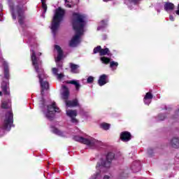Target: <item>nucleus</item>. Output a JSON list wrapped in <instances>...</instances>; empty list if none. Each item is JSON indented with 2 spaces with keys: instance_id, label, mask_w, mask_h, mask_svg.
<instances>
[{
  "instance_id": "nucleus-37",
  "label": "nucleus",
  "mask_w": 179,
  "mask_h": 179,
  "mask_svg": "<svg viewBox=\"0 0 179 179\" xmlns=\"http://www.w3.org/2000/svg\"><path fill=\"white\" fill-rule=\"evenodd\" d=\"M169 20H171V22H174L175 20L174 16L173 15H170Z\"/></svg>"
},
{
  "instance_id": "nucleus-21",
  "label": "nucleus",
  "mask_w": 179,
  "mask_h": 179,
  "mask_svg": "<svg viewBox=\"0 0 179 179\" xmlns=\"http://www.w3.org/2000/svg\"><path fill=\"white\" fill-rule=\"evenodd\" d=\"M52 132H53V134H56V135H59V136H65V133L55 127H52Z\"/></svg>"
},
{
  "instance_id": "nucleus-41",
  "label": "nucleus",
  "mask_w": 179,
  "mask_h": 179,
  "mask_svg": "<svg viewBox=\"0 0 179 179\" xmlns=\"http://www.w3.org/2000/svg\"><path fill=\"white\" fill-rule=\"evenodd\" d=\"M108 1H110V0H103V2H108Z\"/></svg>"
},
{
  "instance_id": "nucleus-35",
  "label": "nucleus",
  "mask_w": 179,
  "mask_h": 179,
  "mask_svg": "<svg viewBox=\"0 0 179 179\" xmlns=\"http://www.w3.org/2000/svg\"><path fill=\"white\" fill-rule=\"evenodd\" d=\"M166 118V116L164 115H159L158 119L159 121H163Z\"/></svg>"
},
{
  "instance_id": "nucleus-40",
  "label": "nucleus",
  "mask_w": 179,
  "mask_h": 179,
  "mask_svg": "<svg viewBox=\"0 0 179 179\" xmlns=\"http://www.w3.org/2000/svg\"><path fill=\"white\" fill-rule=\"evenodd\" d=\"M148 152L149 155H150L152 153V150H148Z\"/></svg>"
},
{
  "instance_id": "nucleus-9",
  "label": "nucleus",
  "mask_w": 179,
  "mask_h": 179,
  "mask_svg": "<svg viewBox=\"0 0 179 179\" xmlns=\"http://www.w3.org/2000/svg\"><path fill=\"white\" fill-rule=\"evenodd\" d=\"M12 124H13V113L9 111L6 115V119L3 123L4 129H7L8 127H12Z\"/></svg>"
},
{
  "instance_id": "nucleus-12",
  "label": "nucleus",
  "mask_w": 179,
  "mask_h": 179,
  "mask_svg": "<svg viewBox=\"0 0 179 179\" xmlns=\"http://www.w3.org/2000/svg\"><path fill=\"white\" fill-rule=\"evenodd\" d=\"M106 83H108V76L106 74L100 76L98 80V85H99V86H104Z\"/></svg>"
},
{
  "instance_id": "nucleus-10",
  "label": "nucleus",
  "mask_w": 179,
  "mask_h": 179,
  "mask_svg": "<svg viewBox=\"0 0 179 179\" xmlns=\"http://www.w3.org/2000/svg\"><path fill=\"white\" fill-rule=\"evenodd\" d=\"M169 146L173 148V149H179V137H172L169 142Z\"/></svg>"
},
{
  "instance_id": "nucleus-24",
  "label": "nucleus",
  "mask_w": 179,
  "mask_h": 179,
  "mask_svg": "<svg viewBox=\"0 0 179 179\" xmlns=\"http://www.w3.org/2000/svg\"><path fill=\"white\" fill-rule=\"evenodd\" d=\"M42 3V8L43 9V12L42 13L43 17H45V13L47 12V4H45V0H41Z\"/></svg>"
},
{
  "instance_id": "nucleus-2",
  "label": "nucleus",
  "mask_w": 179,
  "mask_h": 179,
  "mask_svg": "<svg viewBox=\"0 0 179 179\" xmlns=\"http://www.w3.org/2000/svg\"><path fill=\"white\" fill-rule=\"evenodd\" d=\"M34 48L32 47L31 49L32 65L34 67L36 73H38V78L41 87V94H44V90H48L49 85L48 82L44 81V79H45L47 76L44 74V70H43V68L41 67V60L37 57Z\"/></svg>"
},
{
  "instance_id": "nucleus-28",
  "label": "nucleus",
  "mask_w": 179,
  "mask_h": 179,
  "mask_svg": "<svg viewBox=\"0 0 179 179\" xmlns=\"http://www.w3.org/2000/svg\"><path fill=\"white\" fill-rule=\"evenodd\" d=\"M106 26H107V22L102 21L101 22V25L98 27L97 30H103Z\"/></svg>"
},
{
  "instance_id": "nucleus-29",
  "label": "nucleus",
  "mask_w": 179,
  "mask_h": 179,
  "mask_svg": "<svg viewBox=\"0 0 179 179\" xmlns=\"http://www.w3.org/2000/svg\"><path fill=\"white\" fill-rule=\"evenodd\" d=\"M65 1V6L66 8H71L72 6V0H64Z\"/></svg>"
},
{
  "instance_id": "nucleus-18",
  "label": "nucleus",
  "mask_w": 179,
  "mask_h": 179,
  "mask_svg": "<svg viewBox=\"0 0 179 179\" xmlns=\"http://www.w3.org/2000/svg\"><path fill=\"white\" fill-rule=\"evenodd\" d=\"M66 83H69L70 85H74L76 87V90L77 92H79V90L80 89V83H79V80H73L67 81Z\"/></svg>"
},
{
  "instance_id": "nucleus-26",
  "label": "nucleus",
  "mask_w": 179,
  "mask_h": 179,
  "mask_svg": "<svg viewBox=\"0 0 179 179\" xmlns=\"http://www.w3.org/2000/svg\"><path fill=\"white\" fill-rule=\"evenodd\" d=\"M102 64H105L106 65H107L108 64H110V62H111V59L110 58H108V57H101L100 58Z\"/></svg>"
},
{
  "instance_id": "nucleus-5",
  "label": "nucleus",
  "mask_w": 179,
  "mask_h": 179,
  "mask_svg": "<svg viewBox=\"0 0 179 179\" xmlns=\"http://www.w3.org/2000/svg\"><path fill=\"white\" fill-rule=\"evenodd\" d=\"M64 16H65V10L60 7L55 10L50 27L53 34H55L58 31L59 26H61V22L64 20Z\"/></svg>"
},
{
  "instance_id": "nucleus-31",
  "label": "nucleus",
  "mask_w": 179,
  "mask_h": 179,
  "mask_svg": "<svg viewBox=\"0 0 179 179\" xmlns=\"http://www.w3.org/2000/svg\"><path fill=\"white\" fill-rule=\"evenodd\" d=\"M145 99H148L150 100H152L153 99V95L150 92L146 93L145 96H144Z\"/></svg>"
},
{
  "instance_id": "nucleus-30",
  "label": "nucleus",
  "mask_w": 179,
  "mask_h": 179,
  "mask_svg": "<svg viewBox=\"0 0 179 179\" xmlns=\"http://www.w3.org/2000/svg\"><path fill=\"white\" fill-rule=\"evenodd\" d=\"M99 177H101L100 176V172H97L96 173L92 175L89 179H97L99 178Z\"/></svg>"
},
{
  "instance_id": "nucleus-3",
  "label": "nucleus",
  "mask_w": 179,
  "mask_h": 179,
  "mask_svg": "<svg viewBox=\"0 0 179 179\" xmlns=\"http://www.w3.org/2000/svg\"><path fill=\"white\" fill-rule=\"evenodd\" d=\"M73 139L74 141H76V142H80V143H83L84 145H87L90 149H99L103 145L101 141L97 140L90 136H85V137L76 136L73 137Z\"/></svg>"
},
{
  "instance_id": "nucleus-22",
  "label": "nucleus",
  "mask_w": 179,
  "mask_h": 179,
  "mask_svg": "<svg viewBox=\"0 0 179 179\" xmlns=\"http://www.w3.org/2000/svg\"><path fill=\"white\" fill-rule=\"evenodd\" d=\"M109 64V66L112 71H116L117 68H118V62H117L110 61Z\"/></svg>"
},
{
  "instance_id": "nucleus-17",
  "label": "nucleus",
  "mask_w": 179,
  "mask_h": 179,
  "mask_svg": "<svg viewBox=\"0 0 179 179\" xmlns=\"http://www.w3.org/2000/svg\"><path fill=\"white\" fill-rule=\"evenodd\" d=\"M58 69L57 68H52V74L57 77V78L58 79V80H61V79H62V78H64V73H58Z\"/></svg>"
},
{
  "instance_id": "nucleus-13",
  "label": "nucleus",
  "mask_w": 179,
  "mask_h": 179,
  "mask_svg": "<svg viewBox=\"0 0 179 179\" xmlns=\"http://www.w3.org/2000/svg\"><path fill=\"white\" fill-rule=\"evenodd\" d=\"M120 139L123 142H129L131 141V133L128 131H123L120 134Z\"/></svg>"
},
{
  "instance_id": "nucleus-20",
  "label": "nucleus",
  "mask_w": 179,
  "mask_h": 179,
  "mask_svg": "<svg viewBox=\"0 0 179 179\" xmlns=\"http://www.w3.org/2000/svg\"><path fill=\"white\" fill-rule=\"evenodd\" d=\"M70 68L72 73H79V65L71 63Z\"/></svg>"
},
{
  "instance_id": "nucleus-23",
  "label": "nucleus",
  "mask_w": 179,
  "mask_h": 179,
  "mask_svg": "<svg viewBox=\"0 0 179 179\" xmlns=\"http://www.w3.org/2000/svg\"><path fill=\"white\" fill-rule=\"evenodd\" d=\"M99 127L101 129H104V131H108V129H110V124L102 122L99 124Z\"/></svg>"
},
{
  "instance_id": "nucleus-19",
  "label": "nucleus",
  "mask_w": 179,
  "mask_h": 179,
  "mask_svg": "<svg viewBox=\"0 0 179 179\" xmlns=\"http://www.w3.org/2000/svg\"><path fill=\"white\" fill-rule=\"evenodd\" d=\"M79 103L78 102L77 99H74L73 101H66V106L67 108L69 107H76L78 106Z\"/></svg>"
},
{
  "instance_id": "nucleus-16",
  "label": "nucleus",
  "mask_w": 179,
  "mask_h": 179,
  "mask_svg": "<svg viewBox=\"0 0 179 179\" xmlns=\"http://www.w3.org/2000/svg\"><path fill=\"white\" fill-rule=\"evenodd\" d=\"M131 169L133 173H138V171H141V162H134L131 166Z\"/></svg>"
},
{
  "instance_id": "nucleus-7",
  "label": "nucleus",
  "mask_w": 179,
  "mask_h": 179,
  "mask_svg": "<svg viewBox=\"0 0 179 179\" xmlns=\"http://www.w3.org/2000/svg\"><path fill=\"white\" fill-rule=\"evenodd\" d=\"M114 152H108L105 158H102L96 164L97 170H108L111 168L113 160H114Z\"/></svg>"
},
{
  "instance_id": "nucleus-33",
  "label": "nucleus",
  "mask_w": 179,
  "mask_h": 179,
  "mask_svg": "<svg viewBox=\"0 0 179 179\" xmlns=\"http://www.w3.org/2000/svg\"><path fill=\"white\" fill-rule=\"evenodd\" d=\"M101 50V46H97L96 48H94V54H97V52H99Z\"/></svg>"
},
{
  "instance_id": "nucleus-8",
  "label": "nucleus",
  "mask_w": 179,
  "mask_h": 179,
  "mask_svg": "<svg viewBox=\"0 0 179 179\" xmlns=\"http://www.w3.org/2000/svg\"><path fill=\"white\" fill-rule=\"evenodd\" d=\"M66 114L67 117H69V118H70V121L73 124H78L79 122L78 119H76V117L78 115V110L66 109Z\"/></svg>"
},
{
  "instance_id": "nucleus-39",
  "label": "nucleus",
  "mask_w": 179,
  "mask_h": 179,
  "mask_svg": "<svg viewBox=\"0 0 179 179\" xmlns=\"http://www.w3.org/2000/svg\"><path fill=\"white\" fill-rule=\"evenodd\" d=\"M103 179H110V176H105L103 177Z\"/></svg>"
},
{
  "instance_id": "nucleus-32",
  "label": "nucleus",
  "mask_w": 179,
  "mask_h": 179,
  "mask_svg": "<svg viewBox=\"0 0 179 179\" xmlns=\"http://www.w3.org/2000/svg\"><path fill=\"white\" fill-rule=\"evenodd\" d=\"M143 101H144L145 104H146L147 106H149L150 104V103H152V99H149L148 98L144 97Z\"/></svg>"
},
{
  "instance_id": "nucleus-25",
  "label": "nucleus",
  "mask_w": 179,
  "mask_h": 179,
  "mask_svg": "<svg viewBox=\"0 0 179 179\" xmlns=\"http://www.w3.org/2000/svg\"><path fill=\"white\" fill-rule=\"evenodd\" d=\"M99 55L101 56L110 55V50L107 48H106L105 49H101Z\"/></svg>"
},
{
  "instance_id": "nucleus-14",
  "label": "nucleus",
  "mask_w": 179,
  "mask_h": 179,
  "mask_svg": "<svg viewBox=\"0 0 179 179\" xmlns=\"http://www.w3.org/2000/svg\"><path fill=\"white\" fill-rule=\"evenodd\" d=\"M62 97L64 100H68L69 97V90L65 85L62 86Z\"/></svg>"
},
{
  "instance_id": "nucleus-11",
  "label": "nucleus",
  "mask_w": 179,
  "mask_h": 179,
  "mask_svg": "<svg viewBox=\"0 0 179 179\" xmlns=\"http://www.w3.org/2000/svg\"><path fill=\"white\" fill-rule=\"evenodd\" d=\"M55 50L57 52L58 54L57 57L55 58V62L58 65V62H59V61L62 59V49H61V47H59V45H55Z\"/></svg>"
},
{
  "instance_id": "nucleus-34",
  "label": "nucleus",
  "mask_w": 179,
  "mask_h": 179,
  "mask_svg": "<svg viewBox=\"0 0 179 179\" xmlns=\"http://www.w3.org/2000/svg\"><path fill=\"white\" fill-rule=\"evenodd\" d=\"M94 80V77L89 76L87 79V83H93Z\"/></svg>"
},
{
  "instance_id": "nucleus-38",
  "label": "nucleus",
  "mask_w": 179,
  "mask_h": 179,
  "mask_svg": "<svg viewBox=\"0 0 179 179\" xmlns=\"http://www.w3.org/2000/svg\"><path fill=\"white\" fill-rule=\"evenodd\" d=\"M175 13H176V15H178L179 16V4H178V10H176L175 11Z\"/></svg>"
},
{
  "instance_id": "nucleus-6",
  "label": "nucleus",
  "mask_w": 179,
  "mask_h": 179,
  "mask_svg": "<svg viewBox=\"0 0 179 179\" xmlns=\"http://www.w3.org/2000/svg\"><path fill=\"white\" fill-rule=\"evenodd\" d=\"M41 108H42L43 114H45V117H47L48 120H52V118H54L55 113H59V108L57 107V103H55V101L48 103V106L45 108L44 101H42L41 102Z\"/></svg>"
},
{
  "instance_id": "nucleus-36",
  "label": "nucleus",
  "mask_w": 179,
  "mask_h": 179,
  "mask_svg": "<svg viewBox=\"0 0 179 179\" xmlns=\"http://www.w3.org/2000/svg\"><path fill=\"white\" fill-rule=\"evenodd\" d=\"M129 2L131 3V5H135L138 2V0H129Z\"/></svg>"
},
{
  "instance_id": "nucleus-1",
  "label": "nucleus",
  "mask_w": 179,
  "mask_h": 179,
  "mask_svg": "<svg viewBox=\"0 0 179 179\" xmlns=\"http://www.w3.org/2000/svg\"><path fill=\"white\" fill-rule=\"evenodd\" d=\"M85 19L86 17L80 13H73L71 23L76 31V35L69 42L70 47H76V45L80 43V37H82L83 33H85V26H86Z\"/></svg>"
},
{
  "instance_id": "nucleus-27",
  "label": "nucleus",
  "mask_w": 179,
  "mask_h": 179,
  "mask_svg": "<svg viewBox=\"0 0 179 179\" xmlns=\"http://www.w3.org/2000/svg\"><path fill=\"white\" fill-rule=\"evenodd\" d=\"M10 107V103L9 101H3L1 103L2 108H9Z\"/></svg>"
},
{
  "instance_id": "nucleus-42",
  "label": "nucleus",
  "mask_w": 179,
  "mask_h": 179,
  "mask_svg": "<svg viewBox=\"0 0 179 179\" xmlns=\"http://www.w3.org/2000/svg\"><path fill=\"white\" fill-rule=\"evenodd\" d=\"M0 96H2V92H0Z\"/></svg>"
},
{
  "instance_id": "nucleus-43",
  "label": "nucleus",
  "mask_w": 179,
  "mask_h": 179,
  "mask_svg": "<svg viewBox=\"0 0 179 179\" xmlns=\"http://www.w3.org/2000/svg\"><path fill=\"white\" fill-rule=\"evenodd\" d=\"M38 55H41V53H38Z\"/></svg>"
},
{
  "instance_id": "nucleus-15",
  "label": "nucleus",
  "mask_w": 179,
  "mask_h": 179,
  "mask_svg": "<svg viewBox=\"0 0 179 179\" xmlns=\"http://www.w3.org/2000/svg\"><path fill=\"white\" fill-rule=\"evenodd\" d=\"M164 10L170 13V12H173L174 10V4L173 3H165L164 5Z\"/></svg>"
},
{
  "instance_id": "nucleus-4",
  "label": "nucleus",
  "mask_w": 179,
  "mask_h": 179,
  "mask_svg": "<svg viewBox=\"0 0 179 179\" xmlns=\"http://www.w3.org/2000/svg\"><path fill=\"white\" fill-rule=\"evenodd\" d=\"M8 3L9 5L11 15L13 16V19L16 20V17H18V22L21 26V27H24V10L26 9H23L20 7L13 6V0H8Z\"/></svg>"
}]
</instances>
